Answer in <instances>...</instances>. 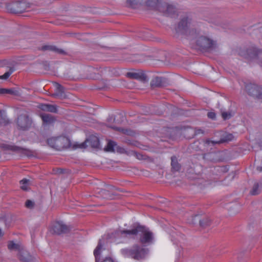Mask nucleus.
Here are the masks:
<instances>
[{
	"mask_svg": "<svg viewBox=\"0 0 262 262\" xmlns=\"http://www.w3.org/2000/svg\"><path fill=\"white\" fill-rule=\"evenodd\" d=\"M139 233H141L142 234L139 241L142 245L149 244L152 242L154 240L152 232L146 228L145 227L141 225H138L132 230H117L111 233L110 237H115L116 236L127 237L128 235H135Z\"/></svg>",
	"mask_w": 262,
	"mask_h": 262,
	"instance_id": "1",
	"label": "nucleus"
},
{
	"mask_svg": "<svg viewBox=\"0 0 262 262\" xmlns=\"http://www.w3.org/2000/svg\"><path fill=\"white\" fill-rule=\"evenodd\" d=\"M122 253L135 260H141L146 258L148 253V249L142 246L135 244L130 249H122Z\"/></svg>",
	"mask_w": 262,
	"mask_h": 262,
	"instance_id": "2",
	"label": "nucleus"
},
{
	"mask_svg": "<svg viewBox=\"0 0 262 262\" xmlns=\"http://www.w3.org/2000/svg\"><path fill=\"white\" fill-rule=\"evenodd\" d=\"M47 143L50 147L58 150L66 149L71 145L70 139L65 136L50 138L48 139Z\"/></svg>",
	"mask_w": 262,
	"mask_h": 262,
	"instance_id": "3",
	"label": "nucleus"
},
{
	"mask_svg": "<svg viewBox=\"0 0 262 262\" xmlns=\"http://www.w3.org/2000/svg\"><path fill=\"white\" fill-rule=\"evenodd\" d=\"M239 54L248 59H257L262 63V50L255 47L242 50Z\"/></svg>",
	"mask_w": 262,
	"mask_h": 262,
	"instance_id": "4",
	"label": "nucleus"
},
{
	"mask_svg": "<svg viewBox=\"0 0 262 262\" xmlns=\"http://www.w3.org/2000/svg\"><path fill=\"white\" fill-rule=\"evenodd\" d=\"M193 27L191 19L188 17H185L179 23L177 30L187 35H193L196 33V30Z\"/></svg>",
	"mask_w": 262,
	"mask_h": 262,
	"instance_id": "5",
	"label": "nucleus"
},
{
	"mask_svg": "<svg viewBox=\"0 0 262 262\" xmlns=\"http://www.w3.org/2000/svg\"><path fill=\"white\" fill-rule=\"evenodd\" d=\"M29 8V4L24 1L14 2L6 5L7 11L14 14L23 13Z\"/></svg>",
	"mask_w": 262,
	"mask_h": 262,
	"instance_id": "6",
	"label": "nucleus"
},
{
	"mask_svg": "<svg viewBox=\"0 0 262 262\" xmlns=\"http://www.w3.org/2000/svg\"><path fill=\"white\" fill-rule=\"evenodd\" d=\"M196 45L199 49L203 51L212 50L214 47V42L209 38L201 36L196 39Z\"/></svg>",
	"mask_w": 262,
	"mask_h": 262,
	"instance_id": "7",
	"label": "nucleus"
},
{
	"mask_svg": "<svg viewBox=\"0 0 262 262\" xmlns=\"http://www.w3.org/2000/svg\"><path fill=\"white\" fill-rule=\"evenodd\" d=\"M16 124L18 129L27 130L30 128L32 121L27 115L21 114L18 116Z\"/></svg>",
	"mask_w": 262,
	"mask_h": 262,
	"instance_id": "8",
	"label": "nucleus"
},
{
	"mask_svg": "<svg viewBox=\"0 0 262 262\" xmlns=\"http://www.w3.org/2000/svg\"><path fill=\"white\" fill-rule=\"evenodd\" d=\"M246 90L249 95L256 98L262 96V88L255 84H248L246 86Z\"/></svg>",
	"mask_w": 262,
	"mask_h": 262,
	"instance_id": "9",
	"label": "nucleus"
},
{
	"mask_svg": "<svg viewBox=\"0 0 262 262\" xmlns=\"http://www.w3.org/2000/svg\"><path fill=\"white\" fill-rule=\"evenodd\" d=\"M52 230L54 233L60 235L70 232V227L63 224L62 222H56L53 225Z\"/></svg>",
	"mask_w": 262,
	"mask_h": 262,
	"instance_id": "10",
	"label": "nucleus"
},
{
	"mask_svg": "<svg viewBox=\"0 0 262 262\" xmlns=\"http://www.w3.org/2000/svg\"><path fill=\"white\" fill-rule=\"evenodd\" d=\"M87 143H89V145L94 148H98L100 145L99 139L97 137L91 136L84 142L75 146V148H85L88 146Z\"/></svg>",
	"mask_w": 262,
	"mask_h": 262,
	"instance_id": "11",
	"label": "nucleus"
},
{
	"mask_svg": "<svg viewBox=\"0 0 262 262\" xmlns=\"http://www.w3.org/2000/svg\"><path fill=\"white\" fill-rule=\"evenodd\" d=\"M104 242L103 239H99L98 245L94 251V255L95 257V262H99L100 260L101 251L102 249ZM101 262H115L111 257H106Z\"/></svg>",
	"mask_w": 262,
	"mask_h": 262,
	"instance_id": "12",
	"label": "nucleus"
},
{
	"mask_svg": "<svg viewBox=\"0 0 262 262\" xmlns=\"http://www.w3.org/2000/svg\"><path fill=\"white\" fill-rule=\"evenodd\" d=\"M8 148L12 151L21 154L28 157L34 156V152L33 151L27 148H23L15 145H8Z\"/></svg>",
	"mask_w": 262,
	"mask_h": 262,
	"instance_id": "13",
	"label": "nucleus"
},
{
	"mask_svg": "<svg viewBox=\"0 0 262 262\" xmlns=\"http://www.w3.org/2000/svg\"><path fill=\"white\" fill-rule=\"evenodd\" d=\"M126 76L132 79L140 80L143 82H146L148 81V77L143 72H128Z\"/></svg>",
	"mask_w": 262,
	"mask_h": 262,
	"instance_id": "14",
	"label": "nucleus"
},
{
	"mask_svg": "<svg viewBox=\"0 0 262 262\" xmlns=\"http://www.w3.org/2000/svg\"><path fill=\"white\" fill-rule=\"evenodd\" d=\"M167 82L166 78L156 76L150 82V86L152 88H161L166 86Z\"/></svg>",
	"mask_w": 262,
	"mask_h": 262,
	"instance_id": "15",
	"label": "nucleus"
},
{
	"mask_svg": "<svg viewBox=\"0 0 262 262\" xmlns=\"http://www.w3.org/2000/svg\"><path fill=\"white\" fill-rule=\"evenodd\" d=\"M18 257L21 262H34L33 257L25 249L18 253Z\"/></svg>",
	"mask_w": 262,
	"mask_h": 262,
	"instance_id": "16",
	"label": "nucleus"
},
{
	"mask_svg": "<svg viewBox=\"0 0 262 262\" xmlns=\"http://www.w3.org/2000/svg\"><path fill=\"white\" fill-rule=\"evenodd\" d=\"M233 138L234 136L232 134H228L226 135L223 139L219 141H211L209 139H207L205 141V143L207 145H210L211 144L212 145H214L216 144H220L223 142L231 141Z\"/></svg>",
	"mask_w": 262,
	"mask_h": 262,
	"instance_id": "17",
	"label": "nucleus"
},
{
	"mask_svg": "<svg viewBox=\"0 0 262 262\" xmlns=\"http://www.w3.org/2000/svg\"><path fill=\"white\" fill-rule=\"evenodd\" d=\"M54 84L55 87V92L53 94V96L59 98H64L65 94L64 88L57 82H54Z\"/></svg>",
	"mask_w": 262,
	"mask_h": 262,
	"instance_id": "18",
	"label": "nucleus"
},
{
	"mask_svg": "<svg viewBox=\"0 0 262 262\" xmlns=\"http://www.w3.org/2000/svg\"><path fill=\"white\" fill-rule=\"evenodd\" d=\"M39 108L45 112L57 113L58 112L57 106L56 105L41 103L39 105Z\"/></svg>",
	"mask_w": 262,
	"mask_h": 262,
	"instance_id": "19",
	"label": "nucleus"
},
{
	"mask_svg": "<svg viewBox=\"0 0 262 262\" xmlns=\"http://www.w3.org/2000/svg\"><path fill=\"white\" fill-rule=\"evenodd\" d=\"M41 50L43 51L49 50L55 52L58 54L66 55L67 53L62 49H58L56 47L50 45H46L41 47Z\"/></svg>",
	"mask_w": 262,
	"mask_h": 262,
	"instance_id": "20",
	"label": "nucleus"
},
{
	"mask_svg": "<svg viewBox=\"0 0 262 262\" xmlns=\"http://www.w3.org/2000/svg\"><path fill=\"white\" fill-rule=\"evenodd\" d=\"M43 122L46 124H50L54 123L56 119L52 115L49 114H42L40 115Z\"/></svg>",
	"mask_w": 262,
	"mask_h": 262,
	"instance_id": "21",
	"label": "nucleus"
},
{
	"mask_svg": "<svg viewBox=\"0 0 262 262\" xmlns=\"http://www.w3.org/2000/svg\"><path fill=\"white\" fill-rule=\"evenodd\" d=\"M8 248L10 250H17L18 253L24 249V247L20 244L15 243L13 241H11L8 243Z\"/></svg>",
	"mask_w": 262,
	"mask_h": 262,
	"instance_id": "22",
	"label": "nucleus"
},
{
	"mask_svg": "<svg viewBox=\"0 0 262 262\" xmlns=\"http://www.w3.org/2000/svg\"><path fill=\"white\" fill-rule=\"evenodd\" d=\"M171 161L172 170L174 171H179L180 169L181 166L178 162L177 158L176 156H172Z\"/></svg>",
	"mask_w": 262,
	"mask_h": 262,
	"instance_id": "23",
	"label": "nucleus"
},
{
	"mask_svg": "<svg viewBox=\"0 0 262 262\" xmlns=\"http://www.w3.org/2000/svg\"><path fill=\"white\" fill-rule=\"evenodd\" d=\"M159 4L158 0H147L146 5L151 9H156Z\"/></svg>",
	"mask_w": 262,
	"mask_h": 262,
	"instance_id": "24",
	"label": "nucleus"
},
{
	"mask_svg": "<svg viewBox=\"0 0 262 262\" xmlns=\"http://www.w3.org/2000/svg\"><path fill=\"white\" fill-rule=\"evenodd\" d=\"M30 181L27 179H24L20 181V188L24 190H28Z\"/></svg>",
	"mask_w": 262,
	"mask_h": 262,
	"instance_id": "25",
	"label": "nucleus"
},
{
	"mask_svg": "<svg viewBox=\"0 0 262 262\" xmlns=\"http://www.w3.org/2000/svg\"><path fill=\"white\" fill-rule=\"evenodd\" d=\"M211 224V220L207 218H204L201 220H200V225L203 228H206Z\"/></svg>",
	"mask_w": 262,
	"mask_h": 262,
	"instance_id": "26",
	"label": "nucleus"
},
{
	"mask_svg": "<svg viewBox=\"0 0 262 262\" xmlns=\"http://www.w3.org/2000/svg\"><path fill=\"white\" fill-rule=\"evenodd\" d=\"M117 145L116 143L112 141H110L107 144L106 147L105 148V150L107 151H114V147Z\"/></svg>",
	"mask_w": 262,
	"mask_h": 262,
	"instance_id": "27",
	"label": "nucleus"
},
{
	"mask_svg": "<svg viewBox=\"0 0 262 262\" xmlns=\"http://www.w3.org/2000/svg\"><path fill=\"white\" fill-rule=\"evenodd\" d=\"M177 12L176 8L172 5H168L167 6L166 13L168 15H172L174 14Z\"/></svg>",
	"mask_w": 262,
	"mask_h": 262,
	"instance_id": "28",
	"label": "nucleus"
},
{
	"mask_svg": "<svg viewBox=\"0 0 262 262\" xmlns=\"http://www.w3.org/2000/svg\"><path fill=\"white\" fill-rule=\"evenodd\" d=\"M9 123L8 119L6 116H4L2 114V111H0V124L5 125Z\"/></svg>",
	"mask_w": 262,
	"mask_h": 262,
	"instance_id": "29",
	"label": "nucleus"
},
{
	"mask_svg": "<svg viewBox=\"0 0 262 262\" xmlns=\"http://www.w3.org/2000/svg\"><path fill=\"white\" fill-rule=\"evenodd\" d=\"M259 193V185H258V183H255L253 185V187L252 190L250 191V193L252 195H254L258 194Z\"/></svg>",
	"mask_w": 262,
	"mask_h": 262,
	"instance_id": "30",
	"label": "nucleus"
},
{
	"mask_svg": "<svg viewBox=\"0 0 262 262\" xmlns=\"http://www.w3.org/2000/svg\"><path fill=\"white\" fill-rule=\"evenodd\" d=\"M0 94H15V92L12 89H0Z\"/></svg>",
	"mask_w": 262,
	"mask_h": 262,
	"instance_id": "31",
	"label": "nucleus"
},
{
	"mask_svg": "<svg viewBox=\"0 0 262 262\" xmlns=\"http://www.w3.org/2000/svg\"><path fill=\"white\" fill-rule=\"evenodd\" d=\"M35 203L31 200H27L25 203V206L26 208L31 209L34 208Z\"/></svg>",
	"mask_w": 262,
	"mask_h": 262,
	"instance_id": "32",
	"label": "nucleus"
},
{
	"mask_svg": "<svg viewBox=\"0 0 262 262\" xmlns=\"http://www.w3.org/2000/svg\"><path fill=\"white\" fill-rule=\"evenodd\" d=\"M13 70L11 68L9 71L6 72L3 75L0 76V79H7L12 73Z\"/></svg>",
	"mask_w": 262,
	"mask_h": 262,
	"instance_id": "33",
	"label": "nucleus"
},
{
	"mask_svg": "<svg viewBox=\"0 0 262 262\" xmlns=\"http://www.w3.org/2000/svg\"><path fill=\"white\" fill-rule=\"evenodd\" d=\"M232 115L230 113L223 112H222V117L224 120H228L231 117Z\"/></svg>",
	"mask_w": 262,
	"mask_h": 262,
	"instance_id": "34",
	"label": "nucleus"
},
{
	"mask_svg": "<svg viewBox=\"0 0 262 262\" xmlns=\"http://www.w3.org/2000/svg\"><path fill=\"white\" fill-rule=\"evenodd\" d=\"M127 3L130 5L131 7H134L137 5L139 3L140 0H127Z\"/></svg>",
	"mask_w": 262,
	"mask_h": 262,
	"instance_id": "35",
	"label": "nucleus"
},
{
	"mask_svg": "<svg viewBox=\"0 0 262 262\" xmlns=\"http://www.w3.org/2000/svg\"><path fill=\"white\" fill-rule=\"evenodd\" d=\"M109 127L112 128H113V129H115V130L121 131L122 132H123L124 134H129L128 131L127 130H126V129H123V128H118V127H115V126H110Z\"/></svg>",
	"mask_w": 262,
	"mask_h": 262,
	"instance_id": "36",
	"label": "nucleus"
},
{
	"mask_svg": "<svg viewBox=\"0 0 262 262\" xmlns=\"http://www.w3.org/2000/svg\"><path fill=\"white\" fill-rule=\"evenodd\" d=\"M204 133V131L201 128H195L194 129V135H198L200 134H203Z\"/></svg>",
	"mask_w": 262,
	"mask_h": 262,
	"instance_id": "37",
	"label": "nucleus"
},
{
	"mask_svg": "<svg viewBox=\"0 0 262 262\" xmlns=\"http://www.w3.org/2000/svg\"><path fill=\"white\" fill-rule=\"evenodd\" d=\"M65 169L62 168H57L55 170L54 173L55 174H61L64 172Z\"/></svg>",
	"mask_w": 262,
	"mask_h": 262,
	"instance_id": "38",
	"label": "nucleus"
},
{
	"mask_svg": "<svg viewBox=\"0 0 262 262\" xmlns=\"http://www.w3.org/2000/svg\"><path fill=\"white\" fill-rule=\"evenodd\" d=\"M208 117L209 118L214 119L215 117V114L213 112H209L207 114Z\"/></svg>",
	"mask_w": 262,
	"mask_h": 262,
	"instance_id": "39",
	"label": "nucleus"
},
{
	"mask_svg": "<svg viewBox=\"0 0 262 262\" xmlns=\"http://www.w3.org/2000/svg\"><path fill=\"white\" fill-rule=\"evenodd\" d=\"M257 170L259 172H262V166H258L257 167Z\"/></svg>",
	"mask_w": 262,
	"mask_h": 262,
	"instance_id": "40",
	"label": "nucleus"
},
{
	"mask_svg": "<svg viewBox=\"0 0 262 262\" xmlns=\"http://www.w3.org/2000/svg\"><path fill=\"white\" fill-rule=\"evenodd\" d=\"M142 156L141 155H140V154L139 155H137V157L139 159H142Z\"/></svg>",
	"mask_w": 262,
	"mask_h": 262,
	"instance_id": "41",
	"label": "nucleus"
},
{
	"mask_svg": "<svg viewBox=\"0 0 262 262\" xmlns=\"http://www.w3.org/2000/svg\"><path fill=\"white\" fill-rule=\"evenodd\" d=\"M124 150V149L123 148H120V152H123Z\"/></svg>",
	"mask_w": 262,
	"mask_h": 262,
	"instance_id": "42",
	"label": "nucleus"
},
{
	"mask_svg": "<svg viewBox=\"0 0 262 262\" xmlns=\"http://www.w3.org/2000/svg\"><path fill=\"white\" fill-rule=\"evenodd\" d=\"M101 192L102 193H104L105 192H106V190L105 189H102L101 190Z\"/></svg>",
	"mask_w": 262,
	"mask_h": 262,
	"instance_id": "43",
	"label": "nucleus"
}]
</instances>
